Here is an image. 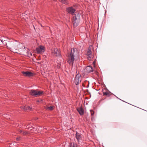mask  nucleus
Returning <instances> with one entry per match:
<instances>
[{"label": "nucleus", "instance_id": "obj_1", "mask_svg": "<svg viewBox=\"0 0 147 147\" xmlns=\"http://www.w3.org/2000/svg\"><path fill=\"white\" fill-rule=\"evenodd\" d=\"M1 42L4 44H5L9 49L11 51L18 53V51L21 49L22 45L21 43H20L17 41L16 40H12L11 41H8L4 40L3 41V40Z\"/></svg>", "mask_w": 147, "mask_h": 147}, {"label": "nucleus", "instance_id": "obj_2", "mask_svg": "<svg viewBox=\"0 0 147 147\" xmlns=\"http://www.w3.org/2000/svg\"><path fill=\"white\" fill-rule=\"evenodd\" d=\"M79 57V52L76 48L71 49L70 53L68 55L67 62L69 65H72L75 59L77 60Z\"/></svg>", "mask_w": 147, "mask_h": 147}, {"label": "nucleus", "instance_id": "obj_3", "mask_svg": "<svg viewBox=\"0 0 147 147\" xmlns=\"http://www.w3.org/2000/svg\"><path fill=\"white\" fill-rule=\"evenodd\" d=\"M80 21V14L78 13L77 14H75L73 18V26H77L79 25Z\"/></svg>", "mask_w": 147, "mask_h": 147}, {"label": "nucleus", "instance_id": "obj_4", "mask_svg": "<svg viewBox=\"0 0 147 147\" xmlns=\"http://www.w3.org/2000/svg\"><path fill=\"white\" fill-rule=\"evenodd\" d=\"M43 93L42 91H38L37 90H31L30 92V94L32 96H39L41 95Z\"/></svg>", "mask_w": 147, "mask_h": 147}, {"label": "nucleus", "instance_id": "obj_5", "mask_svg": "<svg viewBox=\"0 0 147 147\" xmlns=\"http://www.w3.org/2000/svg\"><path fill=\"white\" fill-rule=\"evenodd\" d=\"M81 75L78 74L76 75L74 80V83L76 85H78L79 83L81 82Z\"/></svg>", "mask_w": 147, "mask_h": 147}, {"label": "nucleus", "instance_id": "obj_6", "mask_svg": "<svg viewBox=\"0 0 147 147\" xmlns=\"http://www.w3.org/2000/svg\"><path fill=\"white\" fill-rule=\"evenodd\" d=\"M45 50V47L42 45H40L39 47L36 48V51L38 53H41L44 52Z\"/></svg>", "mask_w": 147, "mask_h": 147}, {"label": "nucleus", "instance_id": "obj_7", "mask_svg": "<svg viewBox=\"0 0 147 147\" xmlns=\"http://www.w3.org/2000/svg\"><path fill=\"white\" fill-rule=\"evenodd\" d=\"M22 73L24 76L31 77L33 76V74L28 71H22Z\"/></svg>", "mask_w": 147, "mask_h": 147}, {"label": "nucleus", "instance_id": "obj_8", "mask_svg": "<svg viewBox=\"0 0 147 147\" xmlns=\"http://www.w3.org/2000/svg\"><path fill=\"white\" fill-rule=\"evenodd\" d=\"M76 137L79 142H81V140H82V135L77 132H76Z\"/></svg>", "mask_w": 147, "mask_h": 147}, {"label": "nucleus", "instance_id": "obj_9", "mask_svg": "<svg viewBox=\"0 0 147 147\" xmlns=\"http://www.w3.org/2000/svg\"><path fill=\"white\" fill-rule=\"evenodd\" d=\"M67 11L69 13L72 14L75 12L76 10L72 7H70L67 8Z\"/></svg>", "mask_w": 147, "mask_h": 147}, {"label": "nucleus", "instance_id": "obj_10", "mask_svg": "<svg viewBox=\"0 0 147 147\" xmlns=\"http://www.w3.org/2000/svg\"><path fill=\"white\" fill-rule=\"evenodd\" d=\"M87 58L88 60H91L92 58V52L90 50H89L87 52Z\"/></svg>", "mask_w": 147, "mask_h": 147}, {"label": "nucleus", "instance_id": "obj_11", "mask_svg": "<svg viewBox=\"0 0 147 147\" xmlns=\"http://www.w3.org/2000/svg\"><path fill=\"white\" fill-rule=\"evenodd\" d=\"M58 50L57 48H55L51 50V53L53 55L55 56H58Z\"/></svg>", "mask_w": 147, "mask_h": 147}, {"label": "nucleus", "instance_id": "obj_12", "mask_svg": "<svg viewBox=\"0 0 147 147\" xmlns=\"http://www.w3.org/2000/svg\"><path fill=\"white\" fill-rule=\"evenodd\" d=\"M77 110L81 115H82L84 114V111L82 108L81 107L78 108L77 109Z\"/></svg>", "mask_w": 147, "mask_h": 147}, {"label": "nucleus", "instance_id": "obj_13", "mask_svg": "<svg viewBox=\"0 0 147 147\" xmlns=\"http://www.w3.org/2000/svg\"><path fill=\"white\" fill-rule=\"evenodd\" d=\"M86 71L87 73L91 72L93 71L92 67L90 66H88L86 68Z\"/></svg>", "mask_w": 147, "mask_h": 147}, {"label": "nucleus", "instance_id": "obj_14", "mask_svg": "<svg viewBox=\"0 0 147 147\" xmlns=\"http://www.w3.org/2000/svg\"><path fill=\"white\" fill-rule=\"evenodd\" d=\"M22 108L24 110H28L29 111H30L32 110V108L29 106H24L22 107Z\"/></svg>", "mask_w": 147, "mask_h": 147}, {"label": "nucleus", "instance_id": "obj_15", "mask_svg": "<svg viewBox=\"0 0 147 147\" xmlns=\"http://www.w3.org/2000/svg\"><path fill=\"white\" fill-rule=\"evenodd\" d=\"M18 132L19 134L22 135H26L28 134L27 132L20 129L19 130Z\"/></svg>", "mask_w": 147, "mask_h": 147}, {"label": "nucleus", "instance_id": "obj_16", "mask_svg": "<svg viewBox=\"0 0 147 147\" xmlns=\"http://www.w3.org/2000/svg\"><path fill=\"white\" fill-rule=\"evenodd\" d=\"M103 95L107 96L108 97H109L111 95V94L108 92L107 91L105 92H103Z\"/></svg>", "mask_w": 147, "mask_h": 147}, {"label": "nucleus", "instance_id": "obj_17", "mask_svg": "<svg viewBox=\"0 0 147 147\" xmlns=\"http://www.w3.org/2000/svg\"><path fill=\"white\" fill-rule=\"evenodd\" d=\"M59 1L62 3L65 4H68V2L67 0H59Z\"/></svg>", "mask_w": 147, "mask_h": 147}, {"label": "nucleus", "instance_id": "obj_18", "mask_svg": "<svg viewBox=\"0 0 147 147\" xmlns=\"http://www.w3.org/2000/svg\"><path fill=\"white\" fill-rule=\"evenodd\" d=\"M54 109L53 107V106H50V107H47L46 109H49L51 111L53 110Z\"/></svg>", "mask_w": 147, "mask_h": 147}, {"label": "nucleus", "instance_id": "obj_19", "mask_svg": "<svg viewBox=\"0 0 147 147\" xmlns=\"http://www.w3.org/2000/svg\"><path fill=\"white\" fill-rule=\"evenodd\" d=\"M69 147H78L76 144L74 143L73 144H71Z\"/></svg>", "mask_w": 147, "mask_h": 147}, {"label": "nucleus", "instance_id": "obj_20", "mask_svg": "<svg viewBox=\"0 0 147 147\" xmlns=\"http://www.w3.org/2000/svg\"><path fill=\"white\" fill-rule=\"evenodd\" d=\"M28 125H27L26 127H25V128H28V129H30V130H31L33 129V128L32 127H28Z\"/></svg>", "mask_w": 147, "mask_h": 147}, {"label": "nucleus", "instance_id": "obj_21", "mask_svg": "<svg viewBox=\"0 0 147 147\" xmlns=\"http://www.w3.org/2000/svg\"><path fill=\"white\" fill-rule=\"evenodd\" d=\"M90 113H91V115L92 116L94 115V112L92 110H90Z\"/></svg>", "mask_w": 147, "mask_h": 147}, {"label": "nucleus", "instance_id": "obj_22", "mask_svg": "<svg viewBox=\"0 0 147 147\" xmlns=\"http://www.w3.org/2000/svg\"><path fill=\"white\" fill-rule=\"evenodd\" d=\"M21 138V137L19 136L17 138H16V140L17 141H18L20 140Z\"/></svg>", "mask_w": 147, "mask_h": 147}, {"label": "nucleus", "instance_id": "obj_23", "mask_svg": "<svg viewBox=\"0 0 147 147\" xmlns=\"http://www.w3.org/2000/svg\"><path fill=\"white\" fill-rule=\"evenodd\" d=\"M93 118H93V117H92V119H93Z\"/></svg>", "mask_w": 147, "mask_h": 147}, {"label": "nucleus", "instance_id": "obj_24", "mask_svg": "<svg viewBox=\"0 0 147 147\" xmlns=\"http://www.w3.org/2000/svg\"><path fill=\"white\" fill-rule=\"evenodd\" d=\"M37 102H39V100H37Z\"/></svg>", "mask_w": 147, "mask_h": 147}, {"label": "nucleus", "instance_id": "obj_25", "mask_svg": "<svg viewBox=\"0 0 147 147\" xmlns=\"http://www.w3.org/2000/svg\"><path fill=\"white\" fill-rule=\"evenodd\" d=\"M9 147H11L9 146Z\"/></svg>", "mask_w": 147, "mask_h": 147}]
</instances>
